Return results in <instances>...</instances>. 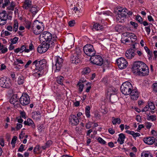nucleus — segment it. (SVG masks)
<instances>
[{
	"label": "nucleus",
	"instance_id": "obj_7",
	"mask_svg": "<svg viewBox=\"0 0 157 157\" xmlns=\"http://www.w3.org/2000/svg\"><path fill=\"white\" fill-rule=\"evenodd\" d=\"M81 54L80 52L74 51L72 53L70 58V61L72 63L77 64L81 61Z\"/></svg>",
	"mask_w": 157,
	"mask_h": 157
},
{
	"label": "nucleus",
	"instance_id": "obj_46",
	"mask_svg": "<svg viewBox=\"0 0 157 157\" xmlns=\"http://www.w3.org/2000/svg\"><path fill=\"white\" fill-rule=\"evenodd\" d=\"M150 25H152V24H150L149 26L147 27H145V29L146 32H147L148 35H149L150 34L151 32Z\"/></svg>",
	"mask_w": 157,
	"mask_h": 157
},
{
	"label": "nucleus",
	"instance_id": "obj_25",
	"mask_svg": "<svg viewBox=\"0 0 157 157\" xmlns=\"http://www.w3.org/2000/svg\"><path fill=\"white\" fill-rule=\"evenodd\" d=\"M121 120L119 118H115L114 117H113L112 118V121L113 124L115 125L117 124H120L121 123Z\"/></svg>",
	"mask_w": 157,
	"mask_h": 157
},
{
	"label": "nucleus",
	"instance_id": "obj_40",
	"mask_svg": "<svg viewBox=\"0 0 157 157\" xmlns=\"http://www.w3.org/2000/svg\"><path fill=\"white\" fill-rule=\"evenodd\" d=\"M152 89L154 92L157 93V83H155L152 84Z\"/></svg>",
	"mask_w": 157,
	"mask_h": 157
},
{
	"label": "nucleus",
	"instance_id": "obj_15",
	"mask_svg": "<svg viewBox=\"0 0 157 157\" xmlns=\"http://www.w3.org/2000/svg\"><path fill=\"white\" fill-rule=\"evenodd\" d=\"M131 33H125L122 34V37L121 39V41L122 43L125 44L126 43L128 42V39L131 36Z\"/></svg>",
	"mask_w": 157,
	"mask_h": 157
},
{
	"label": "nucleus",
	"instance_id": "obj_29",
	"mask_svg": "<svg viewBox=\"0 0 157 157\" xmlns=\"http://www.w3.org/2000/svg\"><path fill=\"white\" fill-rule=\"evenodd\" d=\"M131 36H130V37L128 39V42L131 41L132 42H135L137 39V37L133 33H131Z\"/></svg>",
	"mask_w": 157,
	"mask_h": 157
},
{
	"label": "nucleus",
	"instance_id": "obj_28",
	"mask_svg": "<svg viewBox=\"0 0 157 157\" xmlns=\"http://www.w3.org/2000/svg\"><path fill=\"white\" fill-rule=\"evenodd\" d=\"M90 107L89 106H87L85 109V113L86 117L87 118H90Z\"/></svg>",
	"mask_w": 157,
	"mask_h": 157
},
{
	"label": "nucleus",
	"instance_id": "obj_21",
	"mask_svg": "<svg viewBox=\"0 0 157 157\" xmlns=\"http://www.w3.org/2000/svg\"><path fill=\"white\" fill-rule=\"evenodd\" d=\"M117 14H124L125 16H126V13L127 11V9L126 8L122 7H118L117 9Z\"/></svg>",
	"mask_w": 157,
	"mask_h": 157
},
{
	"label": "nucleus",
	"instance_id": "obj_16",
	"mask_svg": "<svg viewBox=\"0 0 157 157\" xmlns=\"http://www.w3.org/2000/svg\"><path fill=\"white\" fill-rule=\"evenodd\" d=\"M136 53L133 50L129 49L127 50L125 52V55L126 57L129 59H131L135 56Z\"/></svg>",
	"mask_w": 157,
	"mask_h": 157
},
{
	"label": "nucleus",
	"instance_id": "obj_53",
	"mask_svg": "<svg viewBox=\"0 0 157 157\" xmlns=\"http://www.w3.org/2000/svg\"><path fill=\"white\" fill-rule=\"evenodd\" d=\"M44 128V127L43 124H41L39 126L38 128V130L39 133H40L43 129Z\"/></svg>",
	"mask_w": 157,
	"mask_h": 157
},
{
	"label": "nucleus",
	"instance_id": "obj_3",
	"mask_svg": "<svg viewBox=\"0 0 157 157\" xmlns=\"http://www.w3.org/2000/svg\"><path fill=\"white\" fill-rule=\"evenodd\" d=\"M46 64L47 62L45 59L35 60L33 63V65H35L36 67L33 70L34 76L37 78L42 76L44 73V69L46 67Z\"/></svg>",
	"mask_w": 157,
	"mask_h": 157
},
{
	"label": "nucleus",
	"instance_id": "obj_2",
	"mask_svg": "<svg viewBox=\"0 0 157 157\" xmlns=\"http://www.w3.org/2000/svg\"><path fill=\"white\" fill-rule=\"evenodd\" d=\"M132 69L134 73H136L140 76H146L149 73L148 67L142 61L135 62L133 64Z\"/></svg>",
	"mask_w": 157,
	"mask_h": 157
},
{
	"label": "nucleus",
	"instance_id": "obj_41",
	"mask_svg": "<svg viewBox=\"0 0 157 157\" xmlns=\"http://www.w3.org/2000/svg\"><path fill=\"white\" fill-rule=\"evenodd\" d=\"M91 71L89 67H86L84 68L82 71L83 74H87L89 73Z\"/></svg>",
	"mask_w": 157,
	"mask_h": 157
},
{
	"label": "nucleus",
	"instance_id": "obj_4",
	"mask_svg": "<svg viewBox=\"0 0 157 157\" xmlns=\"http://www.w3.org/2000/svg\"><path fill=\"white\" fill-rule=\"evenodd\" d=\"M40 36L44 39L45 41L44 42L50 44L51 45L55 46L54 41L56 40V36H53L50 33L46 31L43 32L40 34Z\"/></svg>",
	"mask_w": 157,
	"mask_h": 157
},
{
	"label": "nucleus",
	"instance_id": "obj_9",
	"mask_svg": "<svg viewBox=\"0 0 157 157\" xmlns=\"http://www.w3.org/2000/svg\"><path fill=\"white\" fill-rule=\"evenodd\" d=\"M55 61L56 64L53 66V67L56 68V72H58L60 70L62 66L63 60L59 56H56L55 57Z\"/></svg>",
	"mask_w": 157,
	"mask_h": 157
},
{
	"label": "nucleus",
	"instance_id": "obj_23",
	"mask_svg": "<svg viewBox=\"0 0 157 157\" xmlns=\"http://www.w3.org/2000/svg\"><path fill=\"white\" fill-rule=\"evenodd\" d=\"M19 99V98L17 96V94H14L13 95L10 99V102L12 104H14L17 102Z\"/></svg>",
	"mask_w": 157,
	"mask_h": 157
},
{
	"label": "nucleus",
	"instance_id": "obj_8",
	"mask_svg": "<svg viewBox=\"0 0 157 157\" xmlns=\"http://www.w3.org/2000/svg\"><path fill=\"white\" fill-rule=\"evenodd\" d=\"M90 59L91 62L94 64L98 66H101L103 63V60L102 58L98 55H94L90 57Z\"/></svg>",
	"mask_w": 157,
	"mask_h": 157
},
{
	"label": "nucleus",
	"instance_id": "obj_38",
	"mask_svg": "<svg viewBox=\"0 0 157 157\" xmlns=\"http://www.w3.org/2000/svg\"><path fill=\"white\" fill-rule=\"evenodd\" d=\"M101 112L103 114H105L108 112L107 109L104 106H101L100 109Z\"/></svg>",
	"mask_w": 157,
	"mask_h": 157
},
{
	"label": "nucleus",
	"instance_id": "obj_62",
	"mask_svg": "<svg viewBox=\"0 0 157 157\" xmlns=\"http://www.w3.org/2000/svg\"><path fill=\"white\" fill-rule=\"evenodd\" d=\"M108 132L111 135L113 134L115 132L114 129L112 128H109L108 129Z\"/></svg>",
	"mask_w": 157,
	"mask_h": 157
},
{
	"label": "nucleus",
	"instance_id": "obj_33",
	"mask_svg": "<svg viewBox=\"0 0 157 157\" xmlns=\"http://www.w3.org/2000/svg\"><path fill=\"white\" fill-rule=\"evenodd\" d=\"M64 79V77L62 76H60L57 78L56 81L58 83L62 85Z\"/></svg>",
	"mask_w": 157,
	"mask_h": 157
},
{
	"label": "nucleus",
	"instance_id": "obj_11",
	"mask_svg": "<svg viewBox=\"0 0 157 157\" xmlns=\"http://www.w3.org/2000/svg\"><path fill=\"white\" fill-rule=\"evenodd\" d=\"M117 62L119 68L121 69L126 68L128 64L126 60L122 57L118 59L117 60Z\"/></svg>",
	"mask_w": 157,
	"mask_h": 157
},
{
	"label": "nucleus",
	"instance_id": "obj_47",
	"mask_svg": "<svg viewBox=\"0 0 157 157\" xmlns=\"http://www.w3.org/2000/svg\"><path fill=\"white\" fill-rule=\"evenodd\" d=\"M97 140L101 144H105L106 143V142L100 137H99Z\"/></svg>",
	"mask_w": 157,
	"mask_h": 157
},
{
	"label": "nucleus",
	"instance_id": "obj_57",
	"mask_svg": "<svg viewBox=\"0 0 157 157\" xmlns=\"http://www.w3.org/2000/svg\"><path fill=\"white\" fill-rule=\"evenodd\" d=\"M130 24L131 25H132L134 27V28L135 29H137L138 26V25L137 23L131 21L130 22Z\"/></svg>",
	"mask_w": 157,
	"mask_h": 157
},
{
	"label": "nucleus",
	"instance_id": "obj_6",
	"mask_svg": "<svg viewBox=\"0 0 157 157\" xmlns=\"http://www.w3.org/2000/svg\"><path fill=\"white\" fill-rule=\"evenodd\" d=\"M84 53L87 56L92 57L96 54V51L92 45L88 44L85 45L83 48Z\"/></svg>",
	"mask_w": 157,
	"mask_h": 157
},
{
	"label": "nucleus",
	"instance_id": "obj_10",
	"mask_svg": "<svg viewBox=\"0 0 157 157\" xmlns=\"http://www.w3.org/2000/svg\"><path fill=\"white\" fill-rule=\"evenodd\" d=\"M11 86L10 80L6 77H2L0 79V86L3 88H8Z\"/></svg>",
	"mask_w": 157,
	"mask_h": 157
},
{
	"label": "nucleus",
	"instance_id": "obj_5",
	"mask_svg": "<svg viewBox=\"0 0 157 157\" xmlns=\"http://www.w3.org/2000/svg\"><path fill=\"white\" fill-rule=\"evenodd\" d=\"M54 47L53 45L43 41V43L37 48V52L40 53H43L46 52L48 49H51Z\"/></svg>",
	"mask_w": 157,
	"mask_h": 157
},
{
	"label": "nucleus",
	"instance_id": "obj_32",
	"mask_svg": "<svg viewBox=\"0 0 157 157\" xmlns=\"http://www.w3.org/2000/svg\"><path fill=\"white\" fill-rule=\"evenodd\" d=\"M83 82V81L82 80H80L77 85L79 86L78 90L80 93L82 91L84 86V85L82 84Z\"/></svg>",
	"mask_w": 157,
	"mask_h": 157
},
{
	"label": "nucleus",
	"instance_id": "obj_19",
	"mask_svg": "<svg viewBox=\"0 0 157 157\" xmlns=\"http://www.w3.org/2000/svg\"><path fill=\"white\" fill-rule=\"evenodd\" d=\"M24 123L25 125L31 126L33 129L35 128L36 126L33 121L30 118L27 119V120L24 121Z\"/></svg>",
	"mask_w": 157,
	"mask_h": 157
},
{
	"label": "nucleus",
	"instance_id": "obj_44",
	"mask_svg": "<svg viewBox=\"0 0 157 157\" xmlns=\"http://www.w3.org/2000/svg\"><path fill=\"white\" fill-rule=\"evenodd\" d=\"M20 115L21 118L24 119H25L26 118V114L25 112L24 111H20Z\"/></svg>",
	"mask_w": 157,
	"mask_h": 157
},
{
	"label": "nucleus",
	"instance_id": "obj_43",
	"mask_svg": "<svg viewBox=\"0 0 157 157\" xmlns=\"http://www.w3.org/2000/svg\"><path fill=\"white\" fill-rule=\"evenodd\" d=\"M17 139V137L16 136H14L12 138L11 144L12 145V147H15V144Z\"/></svg>",
	"mask_w": 157,
	"mask_h": 157
},
{
	"label": "nucleus",
	"instance_id": "obj_13",
	"mask_svg": "<svg viewBox=\"0 0 157 157\" xmlns=\"http://www.w3.org/2000/svg\"><path fill=\"white\" fill-rule=\"evenodd\" d=\"M69 120L70 124L72 126L77 125L79 122L78 118L74 115H71L70 116Z\"/></svg>",
	"mask_w": 157,
	"mask_h": 157
},
{
	"label": "nucleus",
	"instance_id": "obj_30",
	"mask_svg": "<svg viewBox=\"0 0 157 157\" xmlns=\"http://www.w3.org/2000/svg\"><path fill=\"white\" fill-rule=\"evenodd\" d=\"M18 24L17 20H15L14 21L13 25V31L15 32H16L18 30Z\"/></svg>",
	"mask_w": 157,
	"mask_h": 157
},
{
	"label": "nucleus",
	"instance_id": "obj_63",
	"mask_svg": "<svg viewBox=\"0 0 157 157\" xmlns=\"http://www.w3.org/2000/svg\"><path fill=\"white\" fill-rule=\"evenodd\" d=\"M149 108L148 105H147L142 110V112H144L147 111L148 110Z\"/></svg>",
	"mask_w": 157,
	"mask_h": 157
},
{
	"label": "nucleus",
	"instance_id": "obj_27",
	"mask_svg": "<svg viewBox=\"0 0 157 157\" xmlns=\"http://www.w3.org/2000/svg\"><path fill=\"white\" fill-rule=\"evenodd\" d=\"M74 10L75 11V13L77 14L81 13L82 12V9L79 6H77V5H76V6L74 7Z\"/></svg>",
	"mask_w": 157,
	"mask_h": 157
},
{
	"label": "nucleus",
	"instance_id": "obj_54",
	"mask_svg": "<svg viewBox=\"0 0 157 157\" xmlns=\"http://www.w3.org/2000/svg\"><path fill=\"white\" fill-rule=\"evenodd\" d=\"M40 149V146L39 145H37L34 148L33 151L35 154H36L37 151H39Z\"/></svg>",
	"mask_w": 157,
	"mask_h": 157
},
{
	"label": "nucleus",
	"instance_id": "obj_52",
	"mask_svg": "<svg viewBox=\"0 0 157 157\" xmlns=\"http://www.w3.org/2000/svg\"><path fill=\"white\" fill-rule=\"evenodd\" d=\"M68 24L70 27H73L75 24V20H72L68 22Z\"/></svg>",
	"mask_w": 157,
	"mask_h": 157
},
{
	"label": "nucleus",
	"instance_id": "obj_34",
	"mask_svg": "<svg viewBox=\"0 0 157 157\" xmlns=\"http://www.w3.org/2000/svg\"><path fill=\"white\" fill-rule=\"evenodd\" d=\"M141 157H153L152 155L148 151L143 152L141 154Z\"/></svg>",
	"mask_w": 157,
	"mask_h": 157
},
{
	"label": "nucleus",
	"instance_id": "obj_59",
	"mask_svg": "<svg viewBox=\"0 0 157 157\" xmlns=\"http://www.w3.org/2000/svg\"><path fill=\"white\" fill-rule=\"evenodd\" d=\"M52 144V141L51 140H48L45 143L46 147H49Z\"/></svg>",
	"mask_w": 157,
	"mask_h": 157
},
{
	"label": "nucleus",
	"instance_id": "obj_60",
	"mask_svg": "<svg viewBox=\"0 0 157 157\" xmlns=\"http://www.w3.org/2000/svg\"><path fill=\"white\" fill-rule=\"evenodd\" d=\"M92 123L91 122L89 121L86 124V128L87 129H89L91 127V126L92 124Z\"/></svg>",
	"mask_w": 157,
	"mask_h": 157
},
{
	"label": "nucleus",
	"instance_id": "obj_17",
	"mask_svg": "<svg viewBox=\"0 0 157 157\" xmlns=\"http://www.w3.org/2000/svg\"><path fill=\"white\" fill-rule=\"evenodd\" d=\"M43 23H40L38 20H36L32 25L31 29H43Z\"/></svg>",
	"mask_w": 157,
	"mask_h": 157
},
{
	"label": "nucleus",
	"instance_id": "obj_58",
	"mask_svg": "<svg viewBox=\"0 0 157 157\" xmlns=\"http://www.w3.org/2000/svg\"><path fill=\"white\" fill-rule=\"evenodd\" d=\"M144 49L147 53V54L149 55H151V52L150 51L148 48L147 46H145L144 47Z\"/></svg>",
	"mask_w": 157,
	"mask_h": 157
},
{
	"label": "nucleus",
	"instance_id": "obj_50",
	"mask_svg": "<svg viewBox=\"0 0 157 157\" xmlns=\"http://www.w3.org/2000/svg\"><path fill=\"white\" fill-rule=\"evenodd\" d=\"M132 135L135 139H136V138L137 137H139L140 136V134L138 132L136 133L134 131H133Z\"/></svg>",
	"mask_w": 157,
	"mask_h": 157
},
{
	"label": "nucleus",
	"instance_id": "obj_20",
	"mask_svg": "<svg viewBox=\"0 0 157 157\" xmlns=\"http://www.w3.org/2000/svg\"><path fill=\"white\" fill-rule=\"evenodd\" d=\"M32 2L30 0H25L22 7L23 8L27 10L31 7Z\"/></svg>",
	"mask_w": 157,
	"mask_h": 157
},
{
	"label": "nucleus",
	"instance_id": "obj_26",
	"mask_svg": "<svg viewBox=\"0 0 157 157\" xmlns=\"http://www.w3.org/2000/svg\"><path fill=\"white\" fill-rule=\"evenodd\" d=\"M7 18L8 15L6 11L4 10L0 13V18L7 20Z\"/></svg>",
	"mask_w": 157,
	"mask_h": 157
},
{
	"label": "nucleus",
	"instance_id": "obj_55",
	"mask_svg": "<svg viewBox=\"0 0 157 157\" xmlns=\"http://www.w3.org/2000/svg\"><path fill=\"white\" fill-rule=\"evenodd\" d=\"M152 123L149 122L145 123V127L147 129L150 128L152 125Z\"/></svg>",
	"mask_w": 157,
	"mask_h": 157
},
{
	"label": "nucleus",
	"instance_id": "obj_61",
	"mask_svg": "<svg viewBox=\"0 0 157 157\" xmlns=\"http://www.w3.org/2000/svg\"><path fill=\"white\" fill-rule=\"evenodd\" d=\"M0 50L1 51V52L3 54L6 53L8 51V49L6 48H1Z\"/></svg>",
	"mask_w": 157,
	"mask_h": 157
},
{
	"label": "nucleus",
	"instance_id": "obj_36",
	"mask_svg": "<svg viewBox=\"0 0 157 157\" xmlns=\"http://www.w3.org/2000/svg\"><path fill=\"white\" fill-rule=\"evenodd\" d=\"M149 108L152 110H154L155 109V106L153 102L148 101V102Z\"/></svg>",
	"mask_w": 157,
	"mask_h": 157
},
{
	"label": "nucleus",
	"instance_id": "obj_18",
	"mask_svg": "<svg viewBox=\"0 0 157 157\" xmlns=\"http://www.w3.org/2000/svg\"><path fill=\"white\" fill-rule=\"evenodd\" d=\"M155 138L153 136L148 137L144 139V142L148 145H152L154 143Z\"/></svg>",
	"mask_w": 157,
	"mask_h": 157
},
{
	"label": "nucleus",
	"instance_id": "obj_64",
	"mask_svg": "<svg viewBox=\"0 0 157 157\" xmlns=\"http://www.w3.org/2000/svg\"><path fill=\"white\" fill-rule=\"evenodd\" d=\"M22 126L21 124H20L17 123L16 127V128L17 130L20 129Z\"/></svg>",
	"mask_w": 157,
	"mask_h": 157
},
{
	"label": "nucleus",
	"instance_id": "obj_22",
	"mask_svg": "<svg viewBox=\"0 0 157 157\" xmlns=\"http://www.w3.org/2000/svg\"><path fill=\"white\" fill-rule=\"evenodd\" d=\"M119 136L117 141L120 144H122L124 143V140L125 138V136L123 133H120L119 135Z\"/></svg>",
	"mask_w": 157,
	"mask_h": 157
},
{
	"label": "nucleus",
	"instance_id": "obj_51",
	"mask_svg": "<svg viewBox=\"0 0 157 157\" xmlns=\"http://www.w3.org/2000/svg\"><path fill=\"white\" fill-rule=\"evenodd\" d=\"M136 19L140 23H142V18L140 15H137L136 17Z\"/></svg>",
	"mask_w": 157,
	"mask_h": 157
},
{
	"label": "nucleus",
	"instance_id": "obj_24",
	"mask_svg": "<svg viewBox=\"0 0 157 157\" xmlns=\"http://www.w3.org/2000/svg\"><path fill=\"white\" fill-rule=\"evenodd\" d=\"M103 28V26L101 25L99 23H96L94 24L93 27L91 29L93 31H95V30L98 31L102 30Z\"/></svg>",
	"mask_w": 157,
	"mask_h": 157
},
{
	"label": "nucleus",
	"instance_id": "obj_37",
	"mask_svg": "<svg viewBox=\"0 0 157 157\" xmlns=\"http://www.w3.org/2000/svg\"><path fill=\"white\" fill-rule=\"evenodd\" d=\"M33 33L36 35L40 34L43 31V29H31Z\"/></svg>",
	"mask_w": 157,
	"mask_h": 157
},
{
	"label": "nucleus",
	"instance_id": "obj_56",
	"mask_svg": "<svg viewBox=\"0 0 157 157\" xmlns=\"http://www.w3.org/2000/svg\"><path fill=\"white\" fill-rule=\"evenodd\" d=\"M7 22V20L0 18V25H5Z\"/></svg>",
	"mask_w": 157,
	"mask_h": 157
},
{
	"label": "nucleus",
	"instance_id": "obj_39",
	"mask_svg": "<svg viewBox=\"0 0 157 157\" xmlns=\"http://www.w3.org/2000/svg\"><path fill=\"white\" fill-rule=\"evenodd\" d=\"M31 9H30V11L33 14H35L38 12V10L36 8L35 6H31Z\"/></svg>",
	"mask_w": 157,
	"mask_h": 157
},
{
	"label": "nucleus",
	"instance_id": "obj_12",
	"mask_svg": "<svg viewBox=\"0 0 157 157\" xmlns=\"http://www.w3.org/2000/svg\"><path fill=\"white\" fill-rule=\"evenodd\" d=\"M20 103L22 105H26L29 104L30 99L29 96L27 94H23L19 99Z\"/></svg>",
	"mask_w": 157,
	"mask_h": 157
},
{
	"label": "nucleus",
	"instance_id": "obj_14",
	"mask_svg": "<svg viewBox=\"0 0 157 157\" xmlns=\"http://www.w3.org/2000/svg\"><path fill=\"white\" fill-rule=\"evenodd\" d=\"M126 17L124 14H118L116 16V21L118 23H123L126 20Z\"/></svg>",
	"mask_w": 157,
	"mask_h": 157
},
{
	"label": "nucleus",
	"instance_id": "obj_1",
	"mask_svg": "<svg viewBox=\"0 0 157 157\" xmlns=\"http://www.w3.org/2000/svg\"><path fill=\"white\" fill-rule=\"evenodd\" d=\"M122 93L125 95H130L131 98L136 100L139 97V93L136 89H133L132 84L129 82H124L121 87Z\"/></svg>",
	"mask_w": 157,
	"mask_h": 157
},
{
	"label": "nucleus",
	"instance_id": "obj_42",
	"mask_svg": "<svg viewBox=\"0 0 157 157\" xmlns=\"http://www.w3.org/2000/svg\"><path fill=\"white\" fill-rule=\"evenodd\" d=\"M147 120L148 121L151 120L153 121L156 120V117L155 116L153 115L148 116L147 117Z\"/></svg>",
	"mask_w": 157,
	"mask_h": 157
},
{
	"label": "nucleus",
	"instance_id": "obj_49",
	"mask_svg": "<svg viewBox=\"0 0 157 157\" xmlns=\"http://www.w3.org/2000/svg\"><path fill=\"white\" fill-rule=\"evenodd\" d=\"M10 2L9 0H5L4 3L2 4V7L5 8V7L7 6L9 3Z\"/></svg>",
	"mask_w": 157,
	"mask_h": 157
},
{
	"label": "nucleus",
	"instance_id": "obj_35",
	"mask_svg": "<svg viewBox=\"0 0 157 157\" xmlns=\"http://www.w3.org/2000/svg\"><path fill=\"white\" fill-rule=\"evenodd\" d=\"M25 79L24 77L21 76H19L17 80V83L19 85L23 84Z\"/></svg>",
	"mask_w": 157,
	"mask_h": 157
},
{
	"label": "nucleus",
	"instance_id": "obj_31",
	"mask_svg": "<svg viewBox=\"0 0 157 157\" xmlns=\"http://www.w3.org/2000/svg\"><path fill=\"white\" fill-rule=\"evenodd\" d=\"M15 6L16 5L15 2H12L10 4V6H8L7 7V10L13 11L14 10Z\"/></svg>",
	"mask_w": 157,
	"mask_h": 157
},
{
	"label": "nucleus",
	"instance_id": "obj_48",
	"mask_svg": "<svg viewBox=\"0 0 157 157\" xmlns=\"http://www.w3.org/2000/svg\"><path fill=\"white\" fill-rule=\"evenodd\" d=\"M18 40V38L17 37H15L13 38L10 40L11 43L13 44H15L17 43Z\"/></svg>",
	"mask_w": 157,
	"mask_h": 157
},
{
	"label": "nucleus",
	"instance_id": "obj_45",
	"mask_svg": "<svg viewBox=\"0 0 157 157\" xmlns=\"http://www.w3.org/2000/svg\"><path fill=\"white\" fill-rule=\"evenodd\" d=\"M26 24L25 27L26 28L28 29H29L31 28L32 26L31 25V22L30 21H26Z\"/></svg>",
	"mask_w": 157,
	"mask_h": 157
}]
</instances>
